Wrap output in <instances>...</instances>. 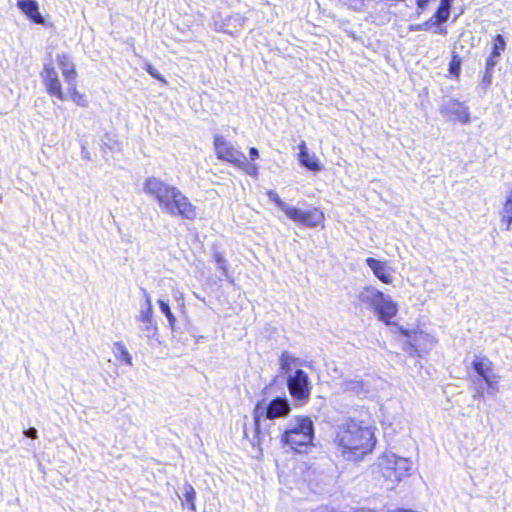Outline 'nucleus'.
Masks as SVG:
<instances>
[{"label": "nucleus", "mask_w": 512, "mask_h": 512, "mask_svg": "<svg viewBox=\"0 0 512 512\" xmlns=\"http://www.w3.org/2000/svg\"><path fill=\"white\" fill-rule=\"evenodd\" d=\"M335 442L343 449V454L356 460L372 451L376 439L368 422L349 418L338 427Z\"/></svg>", "instance_id": "obj_1"}, {"label": "nucleus", "mask_w": 512, "mask_h": 512, "mask_svg": "<svg viewBox=\"0 0 512 512\" xmlns=\"http://www.w3.org/2000/svg\"><path fill=\"white\" fill-rule=\"evenodd\" d=\"M290 411L291 405L287 397L277 396L269 402L265 400L257 402L253 410L254 436L252 444L260 445L267 435V427L263 425L265 420L284 418L289 415Z\"/></svg>", "instance_id": "obj_2"}, {"label": "nucleus", "mask_w": 512, "mask_h": 512, "mask_svg": "<svg viewBox=\"0 0 512 512\" xmlns=\"http://www.w3.org/2000/svg\"><path fill=\"white\" fill-rule=\"evenodd\" d=\"M313 438L314 424L307 416H299L291 420L282 435L284 444L297 452H302V448L310 445Z\"/></svg>", "instance_id": "obj_3"}, {"label": "nucleus", "mask_w": 512, "mask_h": 512, "mask_svg": "<svg viewBox=\"0 0 512 512\" xmlns=\"http://www.w3.org/2000/svg\"><path fill=\"white\" fill-rule=\"evenodd\" d=\"M359 300L373 308L379 319L390 324V319L397 314V304L389 295L374 287H365L359 293Z\"/></svg>", "instance_id": "obj_4"}, {"label": "nucleus", "mask_w": 512, "mask_h": 512, "mask_svg": "<svg viewBox=\"0 0 512 512\" xmlns=\"http://www.w3.org/2000/svg\"><path fill=\"white\" fill-rule=\"evenodd\" d=\"M159 208L171 216H181L188 220H193L197 216L196 207L175 186L171 187Z\"/></svg>", "instance_id": "obj_5"}, {"label": "nucleus", "mask_w": 512, "mask_h": 512, "mask_svg": "<svg viewBox=\"0 0 512 512\" xmlns=\"http://www.w3.org/2000/svg\"><path fill=\"white\" fill-rule=\"evenodd\" d=\"M286 385L296 405L302 406L308 402L312 384L304 370L297 368L293 373H289L286 378Z\"/></svg>", "instance_id": "obj_6"}, {"label": "nucleus", "mask_w": 512, "mask_h": 512, "mask_svg": "<svg viewBox=\"0 0 512 512\" xmlns=\"http://www.w3.org/2000/svg\"><path fill=\"white\" fill-rule=\"evenodd\" d=\"M379 467L383 477L395 483L401 481L403 477L409 474L412 463L407 458L398 457L395 454H388L381 459Z\"/></svg>", "instance_id": "obj_7"}, {"label": "nucleus", "mask_w": 512, "mask_h": 512, "mask_svg": "<svg viewBox=\"0 0 512 512\" xmlns=\"http://www.w3.org/2000/svg\"><path fill=\"white\" fill-rule=\"evenodd\" d=\"M214 147L218 159L232 163L233 165L242 168L246 166V156L244 153L238 151L230 142L223 136L216 135L214 138Z\"/></svg>", "instance_id": "obj_8"}, {"label": "nucleus", "mask_w": 512, "mask_h": 512, "mask_svg": "<svg viewBox=\"0 0 512 512\" xmlns=\"http://www.w3.org/2000/svg\"><path fill=\"white\" fill-rule=\"evenodd\" d=\"M440 113L450 121L468 123L470 121V112L464 102L449 98L442 102Z\"/></svg>", "instance_id": "obj_9"}, {"label": "nucleus", "mask_w": 512, "mask_h": 512, "mask_svg": "<svg viewBox=\"0 0 512 512\" xmlns=\"http://www.w3.org/2000/svg\"><path fill=\"white\" fill-rule=\"evenodd\" d=\"M286 216L292 221L298 222L309 228L317 227L324 221V213L318 208L301 210L291 206Z\"/></svg>", "instance_id": "obj_10"}, {"label": "nucleus", "mask_w": 512, "mask_h": 512, "mask_svg": "<svg viewBox=\"0 0 512 512\" xmlns=\"http://www.w3.org/2000/svg\"><path fill=\"white\" fill-rule=\"evenodd\" d=\"M145 304L141 306L136 320L141 323L139 326L140 331L147 338H152L157 333V325L153 321V307L149 294L144 290Z\"/></svg>", "instance_id": "obj_11"}, {"label": "nucleus", "mask_w": 512, "mask_h": 512, "mask_svg": "<svg viewBox=\"0 0 512 512\" xmlns=\"http://www.w3.org/2000/svg\"><path fill=\"white\" fill-rule=\"evenodd\" d=\"M435 338L428 333L423 331L415 332L409 341L404 346V350L412 355H420L426 353L435 345Z\"/></svg>", "instance_id": "obj_12"}, {"label": "nucleus", "mask_w": 512, "mask_h": 512, "mask_svg": "<svg viewBox=\"0 0 512 512\" xmlns=\"http://www.w3.org/2000/svg\"><path fill=\"white\" fill-rule=\"evenodd\" d=\"M42 78L46 86V89L51 96L56 97L57 99L62 101L65 100V96L62 91V86L58 78V73L51 63L44 65Z\"/></svg>", "instance_id": "obj_13"}, {"label": "nucleus", "mask_w": 512, "mask_h": 512, "mask_svg": "<svg viewBox=\"0 0 512 512\" xmlns=\"http://www.w3.org/2000/svg\"><path fill=\"white\" fill-rule=\"evenodd\" d=\"M172 185L164 182L160 178L157 177H149L146 179L143 185V191L153 197L158 205L162 204L164 198H166L167 193L171 189Z\"/></svg>", "instance_id": "obj_14"}, {"label": "nucleus", "mask_w": 512, "mask_h": 512, "mask_svg": "<svg viewBox=\"0 0 512 512\" xmlns=\"http://www.w3.org/2000/svg\"><path fill=\"white\" fill-rule=\"evenodd\" d=\"M366 264L380 281L385 284H390L392 282L391 270L387 266L386 262L369 257L366 259Z\"/></svg>", "instance_id": "obj_15"}, {"label": "nucleus", "mask_w": 512, "mask_h": 512, "mask_svg": "<svg viewBox=\"0 0 512 512\" xmlns=\"http://www.w3.org/2000/svg\"><path fill=\"white\" fill-rule=\"evenodd\" d=\"M298 149L299 162L302 166L315 172L320 171L322 169V165L320 164L319 160L316 158L314 154L309 153L306 143L304 141H302L298 145Z\"/></svg>", "instance_id": "obj_16"}, {"label": "nucleus", "mask_w": 512, "mask_h": 512, "mask_svg": "<svg viewBox=\"0 0 512 512\" xmlns=\"http://www.w3.org/2000/svg\"><path fill=\"white\" fill-rule=\"evenodd\" d=\"M17 6L34 23H44V18L39 13L38 3L35 0H18Z\"/></svg>", "instance_id": "obj_17"}, {"label": "nucleus", "mask_w": 512, "mask_h": 512, "mask_svg": "<svg viewBox=\"0 0 512 512\" xmlns=\"http://www.w3.org/2000/svg\"><path fill=\"white\" fill-rule=\"evenodd\" d=\"M472 367L482 379L493 374L492 362L486 357H476L472 362Z\"/></svg>", "instance_id": "obj_18"}, {"label": "nucleus", "mask_w": 512, "mask_h": 512, "mask_svg": "<svg viewBox=\"0 0 512 512\" xmlns=\"http://www.w3.org/2000/svg\"><path fill=\"white\" fill-rule=\"evenodd\" d=\"M342 388L344 391H350L359 397L365 396L368 393V390L365 389L363 382L358 379L344 380L342 383Z\"/></svg>", "instance_id": "obj_19"}, {"label": "nucleus", "mask_w": 512, "mask_h": 512, "mask_svg": "<svg viewBox=\"0 0 512 512\" xmlns=\"http://www.w3.org/2000/svg\"><path fill=\"white\" fill-rule=\"evenodd\" d=\"M435 27L434 33L446 34V30L440 27L438 22H435L433 16L424 23L414 24L410 26L411 31H429Z\"/></svg>", "instance_id": "obj_20"}, {"label": "nucleus", "mask_w": 512, "mask_h": 512, "mask_svg": "<svg viewBox=\"0 0 512 512\" xmlns=\"http://www.w3.org/2000/svg\"><path fill=\"white\" fill-rule=\"evenodd\" d=\"M183 501L188 505V508L192 512H197L195 500H196V492L193 486L185 482L182 488Z\"/></svg>", "instance_id": "obj_21"}, {"label": "nucleus", "mask_w": 512, "mask_h": 512, "mask_svg": "<svg viewBox=\"0 0 512 512\" xmlns=\"http://www.w3.org/2000/svg\"><path fill=\"white\" fill-rule=\"evenodd\" d=\"M451 1L452 0H441L437 11L433 15L435 22H438L440 25H442L448 20L450 16Z\"/></svg>", "instance_id": "obj_22"}, {"label": "nucleus", "mask_w": 512, "mask_h": 512, "mask_svg": "<svg viewBox=\"0 0 512 512\" xmlns=\"http://www.w3.org/2000/svg\"><path fill=\"white\" fill-rule=\"evenodd\" d=\"M113 352L116 358L128 365H132V356L122 342L114 343Z\"/></svg>", "instance_id": "obj_23"}, {"label": "nucleus", "mask_w": 512, "mask_h": 512, "mask_svg": "<svg viewBox=\"0 0 512 512\" xmlns=\"http://www.w3.org/2000/svg\"><path fill=\"white\" fill-rule=\"evenodd\" d=\"M502 221L505 222L506 230L510 229V225L512 223V188L509 194L507 195L503 210L501 212Z\"/></svg>", "instance_id": "obj_24"}, {"label": "nucleus", "mask_w": 512, "mask_h": 512, "mask_svg": "<svg viewBox=\"0 0 512 512\" xmlns=\"http://www.w3.org/2000/svg\"><path fill=\"white\" fill-rule=\"evenodd\" d=\"M294 362V356L290 354L288 351H283L279 358L280 369L283 374H289L292 372Z\"/></svg>", "instance_id": "obj_25"}, {"label": "nucleus", "mask_w": 512, "mask_h": 512, "mask_svg": "<svg viewBox=\"0 0 512 512\" xmlns=\"http://www.w3.org/2000/svg\"><path fill=\"white\" fill-rule=\"evenodd\" d=\"M160 311L166 316L169 326L172 330H175L176 318L171 311L168 301L164 299L158 300Z\"/></svg>", "instance_id": "obj_26"}, {"label": "nucleus", "mask_w": 512, "mask_h": 512, "mask_svg": "<svg viewBox=\"0 0 512 512\" xmlns=\"http://www.w3.org/2000/svg\"><path fill=\"white\" fill-rule=\"evenodd\" d=\"M267 196L269 198L270 201H272L273 203L276 204V206L282 210L285 215H287V213L289 212L290 208H291V205L287 204L286 202H284L280 197L279 195L273 191V190H269L267 192Z\"/></svg>", "instance_id": "obj_27"}, {"label": "nucleus", "mask_w": 512, "mask_h": 512, "mask_svg": "<svg viewBox=\"0 0 512 512\" xmlns=\"http://www.w3.org/2000/svg\"><path fill=\"white\" fill-rule=\"evenodd\" d=\"M68 91L71 95V99L79 106H87V100L83 94L77 91L76 84L69 86Z\"/></svg>", "instance_id": "obj_28"}, {"label": "nucleus", "mask_w": 512, "mask_h": 512, "mask_svg": "<svg viewBox=\"0 0 512 512\" xmlns=\"http://www.w3.org/2000/svg\"><path fill=\"white\" fill-rule=\"evenodd\" d=\"M506 42L502 35L498 34L494 40L493 51L491 54L500 57L501 53L505 50Z\"/></svg>", "instance_id": "obj_29"}, {"label": "nucleus", "mask_w": 512, "mask_h": 512, "mask_svg": "<svg viewBox=\"0 0 512 512\" xmlns=\"http://www.w3.org/2000/svg\"><path fill=\"white\" fill-rule=\"evenodd\" d=\"M57 61L62 73L64 70H69L70 68L75 67L74 63L71 61L70 56L65 53L58 54Z\"/></svg>", "instance_id": "obj_30"}, {"label": "nucleus", "mask_w": 512, "mask_h": 512, "mask_svg": "<svg viewBox=\"0 0 512 512\" xmlns=\"http://www.w3.org/2000/svg\"><path fill=\"white\" fill-rule=\"evenodd\" d=\"M215 262L217 264V268L222 271L223 275L225 277H228V268H227V262L224 259L223 255L221 253H215L214 255Z\"/></svg>", "instance_id": "obj_31"}, {"label": "nucleus", "mask_w": 512, "mask_h": 512, "mask_svg": "<svg viewBox=\"0 0 512 512\" xmlns=\"http://www.w3.org/2000/svg\"><path fill=\"white\" fill-rule=\"evenodd\" d=\"M488 386V394L493 395L497 390L498 376L492 374L483 379Z\"/></svg>", "instance_id": "obj_32"}, {"label": "nucleus", "mask_w": 512, "mask_h": 512, "mask_svg": "<svg viewBox=\"0 0 512 512\" xmlns=\"http://www.w3.org/2000/svg\"><path fill=\"white\" fill-rule=\"evenodd\" d=\"M62 75H63L68 87L76 84L77 73H76L75 67L70 68L69 70H64Z\"/></svg>", "instance_id": "obj_33"}, {"label": "nucleus", "mask_w": 512, "mask_h": 512, "mask_svg": "<svg viewBox=\"0 0 512 512\" xmlns=\"http://www.w3.org/2000/svg\"><path fill=\"white\" fill-rule=\"evenodd\" d=\"M449 71L453 76H459L460 73V61H456L455 58L451 61Z\"/></svg>", "instance_id": "obj_34"}, {"label": "nucleus", "mask_w": 512, "mask_h": 512, "mask_svg": "<svg viewBox=\"0 0 512 512\" xmlns=\"http://www.w3.org/2000/svg\"><path fill=\"white\" fill-rule=\"evenodd\" d=\"M498 58L497 56L491 54L490 57L487 59L486 61V70H490V71H493L494 67L497 65L498 63Z\"/></svg>", "instance_id": "obj_35"}, {"label": "nucleus", "mask_w": 512, "mask_h": 512, "mask_svg": "<svg viewBox=\"0 0 512 512\" xmlns=\"http://www.w3.org/2000/svg\"><path fill=\"white\" fill-rule=\"evenodd\" d=\"M492 73H493V71L485 69V73H484V76L482 79V85L484 86V88H487L492 83V78H493Z\"/></svg>", "instance_id": "obj_36"}, {"label": "nucleus", "mask_w": 512, "mask_h": 512, "mask_svg": "<svg viewBox=\"0 0 512 512\" xmlns=\"http://www.w3.org/2000/svg\"><path fill=\"white\" fill-rule=\"evenodd\" d=\"M146 70L153 78L164 81L160 73L153 66L147 65Z\"/></svg>", "instance_id": "obj_37"}, {"label": "nucleus", "mask_w": 512, "mask_h": 512, "mask_svg": "<svg viewBox=\"0 0 512 512\" xmlns=\"http://www.w3.org/2000/svg\"><path fill=\"white\" fill-rule=\"evenodd\" d=\"M430 0H416L418 13H422L427 7Z\"/></svg>", "instance_id": "obj_38"}, {"label": "nucleus", "mask_w": 512, "mask_h": 512, "mask_svg": "<svg viewBox=\"0 0 512 512\" xmlns=\"http://www.w3.org/2000/svg\"><path fill=\"white\" fill-rule=\"evenodd\" d=\"M25 437L36 439L37 438V430L35 428H29L25 430L24 432Z\"/></svg>", "instance_id": "obj_39"}, {"label": "nucleus", "mask_w": 512, "mask_h": 512, "mask_svg": "<svg viewBox=\"0 0 512 512\" xmlns=\"http://www.w3.org/2000/svg\"><path fill=\"white\" fill-rule=\"evenodd\" d=\"M249 155H250L251 160L258 159L259 158V151H258V149L254 148V147L250 148Z\"/></svg>", "instance_id": "obj_40"}, {"label": "nucleus", "mask_w": 512, "mask_h": 512, "mask_svg": "<svg viewBox=\"0 0 512 512\" xmlns=\"http://www.w3.org/2000/svg\"><path fill=\"white\" fill-rule=\"evenodd\" d=\"M243 168L246 169V172L250 175H256L257 173V167L255 165H247L244 166Z\"/></svg>", "instance_id": "obj_41"}, {"label": "nucleus", "mask_w": 512, "mask_h": 512, "mask_svg": "<svg viewBox=\"0 0 512 512\" xmlns=\"http://www.w3.org/2000/svg\"><path fill=\"white\" fill-rule=\"evenodd\" d=\"M303 365H306V362L301 360L300 358H297V357L294 356L293 366L294 367H301Z\"/></svg>", "instance_id": "obj_42"}, {"label": "nucleus", "mask_w": 512, "mask_h": 512, "mask_svg": "<svg viewBox=\"0 0 512 512\" xmlns=\"http://www.w3.org/2000/svg\"><path fill=\"white\" fill-rule=\"evenodd\" d=\"M482 396H483V391H481L480 389H478V390L476 391V393L474 394V398H475V399H479V398H481Z\"/></svg>", "instance_id": "obj_43"}, {"label": "nucleus", "mask_w": 512, "mask_h": 512, "mask_svg": "<svg viewBox=\"0 0 512 512\" xmlns=\"http://www.w3.org/2000/svg\"><path fill=\"white\" fill-rule=\"evenodd\" d=\"M82 156L83 158L85 159H89V153L88 151L85 149V147L82 148Z\"/></svg>", "instance_id": "obj_44"}]
</instances>
